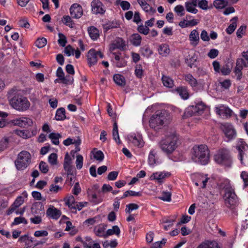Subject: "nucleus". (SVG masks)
<instances>
[{
  "mask_svg": "<svg viewBox=\"0 0 248 248\" xmlns=\"http://www.w3.org/2000/svg\"><path fill=\"white\" fill-rule=\"evenodd\" d=\"M223 188L224 190L223 199L225 205L231 210L234 209L239 203L238 198L235 192L234 188L229 180L224 181Z\"/></svg>",
  "mask_w": 248,
  "mask_h": 248,
  "instance_id": "f257e3e1",
  "label": "nucleus"
},
{
  "mask_svg": "<svg viewBox=\"0 0 248 248\" xmlns=\"http://www.w3.org/2000/svg\"><path fill=\"white\" fill-rule=\"evenodd\" d=\"M192 159L201 165L207 164L209 160V153L205 145L194 146L191 152Z\"/></svg>",
  "mask_w": 248,
  "mask_h": 248,
  "instance_id": "f03ea898",
  "label": "nucleus"
},
{
  "mask_svg": "<svg viewBox=\"0 0 248 248\" xmlns=\"http://www.w3.org/2000/svg\"><path fill=\"white\" fill-rule=\"evenodd\" d=\"M170 119V115L167 110L157 111L150 118V126L152 128L158 129L161 126L168 124Z\"/></svg>",
  "mask_w": 248,
  "mask_h": 248,
  "instance_id": "7ed1b4c3",
  "label": "nucleus"
},
{
  "mask_svg": "<svg viewBox=\"0 0 248 248\" xmlns=\"http://www.w3.org/2000/svg\"><path fill=\"white\" fill-rule=\"evenodd\" d=\"M8 98L10 105L17 110L24 111L30 106V103L26 97L19 94L14 93V92L9 93Z\"/></svg>",
  "mask_w": 248,
  "mask_h": 248,
  "instance_id": "20e7f679",
  "label": "nucleus"
},
{
  "mask_svg": "<svg viewBox=\"0 0 248 248\" xmlns=\"http://www.w3.org/2000/svg\"><path fill=\"white\" fill-rule=\"evenodd\" d=\"M31 155L27 151H22L17 155L15 161V164L17 170L25 169L31 162Z\"/></svg>",
  "mask_w": 248,
  "mask_h": 248,
  "instance_id": "39448f33",
  "label": "nucleus"
},
{
  "mask_svg": "<svg viewBox=\"0 0 248 248\" xmlns=\"http://www.w3.org/2000/svg\"><path fill=\"white\" fill-rule=\"evenodd\" d=\"M215 161L219 164L226 167H230L232 164V158L229 151L226 148H222L217 151L214 155Z\"/></svg>",
  "mask_w": 248,
  "mask_h": 248,
  "instance_id": "423d86ee",
  "label": "nucleus"
},
{
  "mask_svg": "<svg viewBox=\"0 0 248 248\" xmlns=\"http://www.w3.org/2000/svg\"><path fill=\"white\" fill-rule=\"evenodd\" d=\"M177 138L176 137H168L160 141V148L166 154H171L177 148Z\"/></svg>",
  "mask_w": 248,
  "mask_h": 248,
  "instance_id": "0eeeda50",
  "label": "nucleus"
},
{
  "mask_svg": "<svg viewBox=\"0 0 248 248\" xmlns=\"http://www.w3.org/2000/svg\"><path fill=\"white\" fill-rule=\"evenodd\" d=\"M103 54L100 51H96L94 49H91L88 52L87 59L90 66L95 65L99 58H103Z\"/></svg>",
  "mask_w": 248,
  "mask_h": 248,
  "instance_id": "6e6552de",
  "label": "nucleus"
},
{
  "mask_svg": "<svg viewBox=\"0 0 248 248\" xmlns=\"http://www.w3.org/2000/svg\"><path fill=\"white\" fill-rule=\"evenodd\" d=\"M220 128L225 136L229 140H232L236 137V132L232 125L229 123L221 124Z\"/></svg>",
  "mask_w": 248,
  "mask_h": 248,
  "instance_id": "1a4fd4ad",
  "label": "nucleus"
},
{
  "mask_svg": "<svg viewBox=\"0 0 248 248\" xmlns=\"http://www.w3.org/2000/svg\"><path fill=\"white\" fill-rule=\"evenodd\" d=\"M205 108V106L202 103L198 104L195 106H190L186 109L184 116L189 117L195 113L201 114Z\"/></svg>",
  "mask_w": 248,
  "mask_h": 248,
  "instance_id": "9d476101",
  "label": "nucleus"
},
{
  "mask_svg": "<svg viewBox=\"0 0 248 248\" xmlns=\"http://www.w3.org/2000/svg\"><path fill=\"white\" fill-rule=\"evenodd\" d=\"M91 5L92 12L94 14L103 15L106 11L104 5L99 0H93L91 2Z\"/></svg>",
  "mask_w": 248,
  "mask_h": 248,
  "instance_id": "9b49d317",
  "label": "nucleus"
},
{
  "mask_svg": "<svg viewBox=\"0 0 248 248\" xmlns=\"http://www.w3.org/2000/svg\"><path fill=\"white\" fill-rule=\"evenodd\" d=\"M170 176V173L168 171H157L153 173L150 177L151 180H155L158 183L162 184L164 180Z\"/></svg>",
  "mask_w": 248,
  "mask_h": 248,
  "instance_id": "f8f14e48",
  "label": "nucleus"
},
{
  "mask_svg": "<svg viewBox=\"0 0 248 248\" xmlns=\"http://www.w3.org/2000/svg\"><path fill=\"white\" fill-rule=\"evenodd\" d=\"M215 111L220 117L225 118L231 116L232 111L228 107L220 105L215 108Z\"/></svg>",
  "mask_w": 248,
  "mask_h": 248,
  "instance_id": "ddd939ff",
  "label": "nucleus"
},
{
  "mask_svg": "<svg viewBox=\"0 0 248 248\" xmlns=\"http://www.w3.org/2000/svg\"><path fill=\"white\" fill-rule=\"evenodd\" d=\"M71 16L73 18H79L83 15V9L80 5L78 3H74L70 8Z\"/></svg>",
  "mask_w": 248,
  "mask_h": 248,
  "instance_id": "4468645a",
  "label": "nucleus"
},
{
  "mask_svg": "<svg viewBox=\"0 0 248 248\" xmlns=\"http://www.w3.org/2000/svg\"><path fill=\"white\" fill-rule=\"evenodd\" d=\"M61 211L53 205H49L46 211L47 217L53 219L57 220L61 215Z\"/></svg>",
  "mask_w": 248,
  "mask_h": 248,
  "instance_id": "2eb2a0df",
  "label": "nucleus"
},
{
  "mask_svg": "<svg viewBox=\"0 0 248 248\" xmlns=\"http://www.w3.org/2000/svg\"><path fill=\"white\" fill-rule=\"evenodd\" d=\"M12 124L14 125L19 126H31L32 124V121L31 119L27 117H21L18 119H14L12 121Z\"/></svg>",
  "mask_w": 248,
  "mask_h": 248,
  "instance_id": "dca6fc26",
  "label": "nucleus"
},
{
  "mask_svg": "<svg viewBox=\"0 0 248 248\" xmlns=\"http://www.w3.org/2000/svg\"><path fill=\"white\" fill-rule=\"evenodd\" d=\"M71 159L67 154L64 157L63 167L64 170L67 172V176L73 175L75 170L74 167L71 166Z\"/></svg>",
  "mask_w": 248,
  "mask_h": 248,
  "instance_id": "f3484780",
  "label": "nucleus"
},
{
  "mask_svg": "<svg viewBox=\"0 0 248 248\" xmlns=\"http://www.w3.org/2000/svg\"><path fill=\"white\" fill-rule=\"evenodd\" d=\"M197 0H189L185 2L186 10L191 13L196 14L198 10L196 8L197 5Z\"/></svg>",
  "mask_w": 248,
  "mask_h": 248,
  "instance_id": "a211bd4d",
  "label": "nucleus"
},
{
  "mask_svg": "<svg viewBox=\"0 0 248 248\" xmlns=\"http://www.w3.org/2000/svg\"><path fill=\"white\" fill-rule=\"evenodd\" d=\"M189 39L190 45L195 47L197 46L199 43L200 38L198 31L196 30H192L189 36Z\"/></svg>",
  "mask_w": 248,
  "mask_h": 248,
  "instance_id": "6ab92c4d",
  "label": "nucleus"
},
{
  "mask_svg": "<svg viewBox=\"0 0 248 248\" xmlns=\"http://www.w3.org/2000/svg\"><path fill=\"white\" fill-rule=\"evenodd\" d=\"M113 54L114 55V59L116 61L115 65L117 67H123L126 65V61L121 55L120 53H113Z\"/></svg>",
  "mask_w": 248,
  "mask_h": 248,
  "instance_id": "aec40b11",
  "label": "nucleus"
},
{
  "mask_svg": "<svg viewBox=\"0 0 248 248\" xmlns=\"http://www.w3.org/2000/svg\"><path fill=\"white\" fill-rule=\"evenodd\" d=\"M185 80L192 87H196L198 85L197 79L190 74H185L183 76Z\"/></svg>",
  "mask_w": 248,
  "mask_h": 248,
  "instance_id": "412c9836",
  "label": "nucleus"
},
{
  "mask_svg": "<svg viewBox=\"0 0 248 248\" xmlns=\"http://www.w3.org/2000/svg\"><path fill=\"white\" fill-rule=\"evenodd\" d=\"M64 200L65 202V203L66 205L68 206V207L70 208L71 210H73L72 211L73 212L76 213V207L75 205L76 202L74 197L71 195L68 197Z\"/></svg>",
  "mask_w": 248,
  "mask_h": 248,
  "instance_id": "4be33fe9",
  "label": "nucleus"
},
{
  "mask_svg": "<svg viewBox=\"0 0 248 248\" xmlns=\"http://www.w3.org/2000/svg\"><path fill=\"white\" fill-rule=\"evenodd\" d=\"M197 248H220L218 243L215 241H207L200 244Z\"/></svg>",
  "mask_w": 248,
  "mask_h": 248,
  "instance_id": "5701e85b",
  "label": "nucleus"
},
{
  "mask_svg": "<svg viewBox=\"0 0 248 248\" xmlns=\"http://www.w3.org/2000/svg\"><path fill=\"white\" fill-rule=\"evenodd\" d=\"M113 48H118L120 49H124L126 46L125 41L122 38H117L112 44Z\"/></svg>",
  "mask_w": 248,
  "mask_h": 248,
  "instance_id": "b1692460",
  "label": "nucleus"
},
{
  "mask_svg": "<svg viewBox=\"0 0 248 248\" xmlns=\"http://www.w3.org/2000/svg\"><path fill=\"white\" fill-rule=\"evenodd\" d=\"M106 227L103 225H100L96 226L94 229L95 235L99 237L106 238V232H105Z\"/></svg>",
  "mask_w": 248,
  "mask_h": 248,
  "instance_id": "393cba45",
  "label": "nucleus"
},
{
  "mask_svg": "<svg viewBox=\"0 0 248 248\" xmlns=\"http://www.w3.org/2000/svg\"><path fill=\"white\" fill-rule=\"evenodd\" d=\"M129 140L135 145L141 147L143 145V141L140 136L131 135L129 137Z\"/></svg>",
  "mask_w": 248,
  "mask_h": 248,
  "instance_id": "a878e982",
  "label": "nucleus"
},
{
  "mask_svg": "<svg viewBox=\"0 0 248 248\" xmlns=\"http://www.w3.org/2000/svg\"><path fill=\"white\" fill-rule=\"evenodd\" d=\"M88 31L90 37L93 40H96L99 36L98 30L93 26L88 28Z\"/></svg>",
  "mask_w": 248,
  "mask_h": 248,
  "instance_id": "bb28decb",
  "label": "nucleus"
},
{
  "mask_svg": "<svg viewBox=\"0 0 248 248\" xmlns=\"http://www.w3.org/2000/svg\"><path fill=\"white\" fill-rule=\"evenodd\" d=\"M130 41L133 46H139L141 44V37L138 33L133 34L131 36Z\"/></svg>",
  "mask_w": 248,
  "mask_h": 248,
  "instance_id": "cd10ccee",
  "label": "nucleus"
},
{
  "mask_svg": "<svg viewBox=\"0 0 248 248\" xmlns=\"http://www.w3.org/2000/svg\"><path fill=\"white\" fill-rule=\"evenodd\" d=\"M158 51L160 55L167 56L170 53L169 46L166 44H161L159 46Z\"/></svg>",
  "mask_w": 248,
  "mask_h": 248,
  "instance_id": "c85d7f7f",
  "label": "nucleus"
},
{
  "mask_svg": "<svg viewBox=\"0 0 248 248\" xmlns=\"http://www.w3.org/2000/svg\"><path fill=\"white\" fill-rule=\"evenodd\" d=\"M120 27V24L117 22L113 21L109 22L103 25V28L105 32L108 31L109 30L117 28Z\"/></svg>",
  "mask_w": 248,
  "mask_h": 248,
  "instance_id": "c756f323",
  "label": "nucleus"
},
{
  "mask_svg": "<svg viewBox=\"0 0 248 248\" xmlns=\"http://www.w3.org/2000/svg\"><path fill=\"white\" fill-rule=\"evenodd\" d=\"M236 148L239 152V158L241 162V163H243V158L244 156L246 151V146L243 143V141H241V144L240 145H237Z\"/></svg>",
  "mask_w": 248,
  "mask_h": 248,
  "instance_id": "7c9ffc66",
  "label": "nucleus"
},
{
  "mask_svg": "<svg viewBox=\"0 0 248 248\" xmlns=\"http://www.w3.org/2000/svg\"><path fill=\"white\" fill-rule=\"evenodd\" d=\"M176 91L183 99H187L188 98L189 94L186 87H178L176 89Z\"/></svg>",
  "mask_w": 248,
  "mask_h": 248,
  "instance_id": "2f4dec72",
  "label": "nucleus"
},
{
  "mask_svg": "<svg viewBox=\"0 0 248 248\" xmlns=\"http://www.w3.org/2000/svg\"><path fill=\"white\" fill-rule=\"evenodd\" d=\"M113 80L115 83L119 86L123 87L125 84L124 78L120 74L114 75L113 76Z\"/></svg>",
  "mask_w": 248,
  "mask_h": 248,
  "instance_id": "473e14b6",
  "label": "nucleus"
},
{
  "mask_svg": "<svg viewBox=\"0 0 248 248\" xmlns=\"http://www.w3.org/2000/svg\"><path fill=\"white\" fill-rule=\"evenodd\" d=\"M162 81L164 86L171 88L174 85L173 80L169 77L163 76L162 77Z\"/></svg>",
  "mask_w": 248,
  "mask_h": 248,
  "instance_id": "72a5a7b5",
  "label": "nucleus"
},
{
  "mask_svg": "<svg viewBox=\"0 0 248 248\" xmlns=\"http://www.w3.org/2000/svg\"><path fill=\"white\" fill-rule=\"evenodd\" d=\"M232 67V63L228 62V63H226L224 65L221 67L220 70V72H221L222 75H229L231 71Z\"/></svg>",
  "mask_w": 248,
  "mask_h": 248,
  "instance_id": "f704fd0d",
  "label": "nucleus"
},
{
  "mask_svg": "<svg viewBox=\"0 0 248 248\" xmlns=\"http://www.w3.org/2000/svg\"><path fill=\"white\" fill-rule=\"evenodd\" d=\"M65 110L63 108H59L56 113L55 118L57 121H62L65 119Z\"/></svg>",
  "mask_w": 248,
  "mask_h": 248,
  "instance_id": "c9c22d12",
  "label": "nucleus"
},
{
  "mask_svg": "<svg viewBox=\"0 0 248 248\" xmlns=\"http://www.w3.org/2000/svg\"><path fill=\"white\" fill-rule=\"evenodd\" d=\"M237 19V17H234L232 19V23L226 30V31L228 34H231L234 31L237 27L236 22Z\"/></svg>",
  "mask_w": 248,
  "mask_h": 248,
  "instance_id": "e433bc0d",
  "label": "nucleus"
},
{
  "mask_svg": "<svg viewBox=\"0 0 248 248\" xmlns=\"http://www.w3.org/2000/svg\"><path fill=\"white\" fill-rule=\"evenodd\" d=\"M48 138L51 140L53 144L55 145H58L60 143L59 139L62 138V135L59 133H51Z\"/></svg>",
  "mask_w": 248,
  "mask_h": 248,
  "instance_id": "4c0bfd02",
  "label": "nucleus"
},
{
  "mask_svg": "<svg viewBox=\"0 0 248 248\" xmlns=\"http://www.w3.org/2000/svg\"><path fill=\"white\" fill-rule=\"evenodd\" d=\"M10 138L4 137L0 140V152L3 151L8 147Z\"/></svg>",
  "mask_w": 248,
  "mask_h": 248,
  "instance_id": "58836bf2",
  "label": "nucleus"
},
{
  "mask_svg": "<svg viewBox=\"0 0 248 248\" xmlns=\"http://www.w3.org/2000/svg\"><path fill=\"white\" fill-rule=\"evenodd\" d=\"M113 138L118 143H121L120 137L118 133V127L116 122H115L113 124V128L112 130Z\"/></svg>",
  "mask_w": 248,
  "mask_h": 248,
  "instance_id": "ea45409f",
  "label": "nucleus"
},
{
  "mask_svg": "<svg viewBox=\"0 0 248 248\" xmlns=\"http://www.w3.org/2000/svg\"><path fill=\"white\" fill-rule=\"evenodd\" d=\"M120 233V230L119 227L117 225L113 226L111 229H108L106 232V235L107 237L109 235H111L113 234H116L117 236H119Z\"/></svg>",
  "mask_w": 248,
  "mask_h": 248,
  "instance_id": "a19ab883",
  "label": "nucleus"
},
{
  "mask_svg": "<svg viewBox=\"0 0 248 248\" xmlns=\"http://www.w3.org/2000/svg\"><path fill=\"white\" fill-rule=\"evenodd\" d=\"M155 155V150H151L148 156V163L150 166H154L156 163Z\"/></svg>",
  "mask_w": 248,
  "mask_h": 248,
  "instance_id": "79ce46f5",
  "label": "nucleus"
},
{
  "mask_svg": "<svg viewBox=\"0 0 248 248\" xmlns=\"http://www.w3.org/2000/svg\"><path fill=\"white\" fill-rule=\"evenodd\" d=\"M213 4L217 9H222L228 5V1L227 0H215Z\"/></svg>",
  "mask_w": 248,
  "mask_h": 248,
  "instance_id": "37998d69",
  "label": "nucleus"
},
{
  "mask_svg": "<svg viewBox=\"0 0 248 248\" xmlns=\"http://www.w3.org/2000/svg\"><path fill=\"white\" fill-rule=\"evenodd\" d=\"M140 52L142 55L146 57H149L152 54V51L149 46H145L140 48Z\"/></svg>",
  "mask_w": 248,
  "mask_h": 248,
  "instance_id": "c03bdc74",
  "label": "nucleus"
},
{
  "mask_svg": "<svg viewBox=\"0 0 248 248\" xmlns=\"http://www.w3.org/2000/svg\"><path fill=\"white\" fill-rule=\"evenodd\" d=\"M140 6L142 9L146 12L153 14L155 12V9H154L152 6H150L146 1H144V3L142 4Z\"/></svg>",
  "mask_w": 248,
  "mask_h": 248,
  "instance_id": "a18cd8bd",
  "label": "nucleus"
},
{
  "mask_svg": "<svg viewBox=\"0 0 248 248\" xmlns=\"http://www.w3.org/2000/svg\"><path fill=\"white\" fill-rule=\"evenodd\" d=\"M14 132L18 136L23 139H28L31 135L29 132L25 130H16Z\"/></svg>",
  "mask_w": 248,
  "mask_h": 248,
  "instance_id": "49530a36",
  "label": "nucleus"
},
{
  "mask_svg": "<svg viewBox=\"0 0 248 248\" xmlns=\"http://www.w3.org/2000/svg\"><path fill=\"white\" fill-rule=\"evenodd\" d=\"M57 158H58V156L56 154H55V153L51 154L48 157V160L49 163L51 165H57L58 163Z\"/></svg>",
  "mask_w": 248,
  "mask_h": 248,
  "instance_id": "de8ad7c7",
  "label": "nucleus"
},
{
  "mask_svg": "<svg viewBox=\"0 0 248 248\" xmlns=\"http://www.w3.org/2000/svg\"><path fill=\"white\" fill-rule=\"evenodd\" d=\"M20 223H23L27 224L28 222L27 220L24 217H16L14 219L13 222L12 223V225H17Z\"/></svg>",
  "mask_w": 248,
  "mask_h": 248,
  "instance_id": "09e8293b",
  "label": "nucleus"
},
{
  "mask_svg": "<svg viewBox=\"0 0 248 248\" xmlns=\"http://www.w3.org/2000/svg\"><path fill=\"white\" fill-rule=\"evenodd\" d=\"M46 43H47L46 39L44 37H42L41 38H38L36 41L35 45L38 48H42V47H44L46 45Z\"/></svg>",
  "mask_w": 248,
  "mask_h": 248,
  "instance_id": "8fccbe9b",
  "label": "nucleus"
},
{
  "mask_svg": "<svg viewBox=\"0 0 248 248\" xmlns=\"http://www.w3.org/2000/svg\"><path fill=\"white\" fill-rule=\"evenodd\" d=\"M61 82L66 85H71L73 83L74 78L70 75H67L62 78Z\"/></svg>",
  "mask_w": 248,
  "mask_h": 248,
  "instance_id": "3c124183",
  "label": "nucleus"
},
{
  "mask_svg": "<svg viewBox=\"0 0 248 248\" xmlns=\"http://www.w3.org/2000/svg\"><path fill=\"white\" fill-rule=\"evenodd\" d=\"M139 206L136 203H130L126 205L125 212L130 214L133 210H137Z\"/></svg>",
  "mask_w": 248,
  "mask_h": 248,
  "instance_id": "603ef678",
  "label": "nucleus"
},
{
  "mask_svg": "<svg viewBox=\"0 0 248 248\" xmlns=\"http://www.w3.org/2000/svg\"><path fill=\"white\" fill-rule=\"evenodd\" d=\"M174 11L180 16H182L185 15L184 7L181 5H178L175 6L174 8Z\"/></svg>",
  "mask_w": 248,
  "mask_h": 248,
  "instance_id": "864d4df0",
  "label": "nucleus"
},
{
  "mask_svg": "<svg viewBox=\"0 0 248 248\" xmlns=\"http://www.w3.org/2000/svg\"><path fill=\"white\" fill-rule=\"evenodd\" d=\"M94 158L99 161H102L104 159V155L103 153L101 151H96L93 152Z\"/></svg>",
  "mask_w": 248,
  "mask_h": 248,
  "instance_id": "5fc2aeb1",
  "label": "nucleus"
},
{
  "mask_svg": "<svg viewBox=\"0 0 248 248\" xmlns=\"http://www.w3.org/2000/svg\"><path fill=\"white\" fill-rule=\"evenodd\" d=\"M58 36L59 37L58 41L59 44L62 47L65 46L67 43V40L65 36L62 33H59L58 34Z\"/></svg>",
  "mask_w": 248,
  "mask_h": 248,
  "instance_id": "6e6d98bb",
  "label": "nucleus"
},
{
  "mask_svg": "<svg viewBox=\"0 0 248 248\" xmlns=\"http://www.w3.org/2000/svg\"><path fill=\"white\" fill-rule=\"evenodd\" d=\"M197 5L202 10H206L209 8L208 5V1L206 0H197Z\"/></svg>",
  "mask_w": 248,
  "mask_h": 248,
  "instance_id": "4d7b16f0",
  "label": "nucleus"
},
{
  "mask_svg": "<svg viewBox=\"0 0 248 248\" xmlns=\"http://www.w3.org/2000/svg\"><path fill=\"white\" fill-rule=\"evenodd\" d=\"M62 22L66 26L73 28V21L69 16H64L62 19Z\"/></svg>",
  "mask_w": 248,
  "mask_h": 248,
  "instance_id": "13d9d810",
  "label": "nucleus"
},
{
  "mask_svg": "<svg viewBox=\"0 0 248 248\" xmlns=\"http://www.w3.org/2000/svg\"><path fill=\"white\" fill-rule=\"evenodd\" d=\"M83 158L81 155H78L77 156L76 164L77 168L78 170H80L82 168L83 166Z\"/></svg>",
  "mask_w": 248,
  "mask_h": 248,
  "instance_id": "bf43d9fd",
  "label": "nucleus"
},
{
  "mask_svg": "<svg viewBox=\"0 0 248 248\" xmlns=\"http://www.w3.org/2000/svg\"><path fill=\"white\" fill-rule=\"evenodd\" d=\"M39 167L40 171L43 173H46L48 171V166L44 161L40 162Z\"/></svg>",
  "mask_w": 248,
  "mask_h": 248,
  "instance_id": "052dcab7",
  "label": "nucleus"
},
{
  "mask_svg": "<svg viewBox=\"0 0 248 248\" xmlns=\"http://www.w3.org/2000/svg\"><path fill=\"white\" fill-rule=\"evenodd\" d=\"M138 31L140 33L147 35L149 33L150 30L149 28L145 25L143 26V25H141L138 26Z\"/></svg>",
  "mask_w": 248,
  "mask_h": 248,
  "instance_id": "680f3d73",
  "label": "nucleus"
},
{
  "mask_svg": "<svg viewBox=\"0 0 248 248\" xmlns=\"http://www.w3.org/2000/svg\"><path fill=\"white\" fill-rule=\"evenodd\" d=\"M159 199L164 201L170 202L171 201V193L170 192H163Z\"/></svg>",
  "mask_w": 248,
  "mask_h": 248,
  "instance_id": "e2e57ef3",
  "label": "nucleus"
},
{
  "mask_svg": "<svg viewBox=\"0 0 248 248\" xmlns=\"http://www.w3.org/2000/svg\"><path fill=\"white\" fill-rule=\"evenodd\" d=\"M75 49L70 46L68 45L64 48V52L67 56L69 57L73 55Z\"/></svg>",
  "mask_w": 248,
  "mask_h": 248,
  "instance_id": "0e129e2a",
  "label": "nucleus"
},
{
  "mask_svg": "<svg viewBox=\"0 0 248 248\" xmlns=\"http://www.w3.org/2000/svg\"><path fill=\"white\" fill-rule=\"evenodd\" d=\"M18 25L20 27L29 28L30 24L26 18L20 19L18 21Z\"/></svg>",
  "mask_w": 248,
  "mask_h": 248,
  "instance_id": "69168bd1",
  "label": "nucleus"
},
{
  "mask_svg": "<svg viewBox=\"0 0 248 248\" xmlns=\"http://www.w3.org/2000/svg\"><path fill=\"white\" fill-rule=\"evenodd\" d=\"M241 177L243 179L244 186L247 187L248 186V172L246 171H243L242 172L241 174Z\"/></svg>",
  "mask_w": 248,
  "mask_h": 248,
  "instance_id": "338daca9",
  "label": "nucleus"
},
{
  "mask_svg": "<svg viewBox=\"0 0 248 248\" xmlns=\"http://www.w3.org/2000/svg\"><path fill=\"white\" fill-rule=\"evenodd\" d=\"M24 202V199L22 196H18L12 204L14 206L17 208Z\"/></svg>",
  "mask_w": 248,
  "mask_h": 248,
  "instance_id": "774afa93",
  "label": "nucleus"
}]
</instances>
